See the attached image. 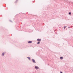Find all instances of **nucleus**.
<instances>
[{"label": "nucleus", "mask_w": 73, "mask_h": 73, "mask_svg": "<svg viewBox=\"0 0 73 73\" xmlns=\"http://www.w3.org/2000/svg\"><path fill=\"white\" fill-rule=\"evenodd\" d=\"M35 68L36 69H38V67L37 66H35Z\"/></svg>", "instance_id": "obj_3"}, {"label": "nucleus", "mask_w": 73, "mask_h": 73, "mask_svg": "<svg viewBox=\"0 0 73 73\" xmlns=\"http://www.w3.org/2000/svg\"><path fill=\"white\" fill-rule=\"evenodd\" d=\"M69 14L70 15H71V13H69Z\"/></svg>", "instance_id": "obj_10"}, {"label": "nucleus", "mask_w": 73, "mask_h": 73, "mask_svg": "<svg viewBox=\"0 0 73 73\" xmlns=\"http://www.w3.org/2000/svg\"><path fill=\"white\" fill-rule=\"evenodd\" d=\"M37 44H40V42H38L37 43Z\"/></svg>", "instance_id": "obj_8"}, {"label": "nucleus", "mask_w": 73, "mask_h": 73, "mask_svg": "<svg viewBox=\"0 0 73 73\" xmlns=\"http://www.w3.org/2000/svg\"><path fill=\"white\" fill-rule=\"evenodd\" d=\"M4 53H3L2 54V56H4Z\"/></svg>", "instance_id": "obj_7"}, {"label": "nucleus", "mask_w": 73, "mask_h": 73, "mask_svg": "<svg viewBox=\"0 0 73 73\" xmlns=\"http://www.w3.org/2000/svg\"><path fill=\"white\" fill-rule=\"evenodd\" d=\"M37 40V41H41V40L40 39H38Z\"/></svg>", "instance_id": "obj_2"}, {"label": "nucleus", "mask_w": 73, "mask_h": 73, "mask_svg": "<svg viewBox=\"0 0 73 73\" xmlns=\"http://www.w3.org/2000/svg\"><path fill=\"white\" fill-rule=\"evenodd\" d=\"M33 62H34V63H36V62L35 61V60L34 59H32Z\"/></svg>", "instance_id": "obj_1"}, {"label": "nucleus", "mask_w": 73, "mask_h": 73, "mask_svg": "<svg viewBox=\"0 0 73 73\" xmlns=\"http://www.w3.org/2000/svg\"><path fill=\"white\" fill-rule=\"evenodd\" d=\"M60 73H63L62 72H60Z\"/></svg>", "instance_id": "obj_11"}, {"label": "nucleus", "mask_w": 73, "mask_h": 73, "mask_svg": "<svg viewBox=\"0 0 73 73\" xmlns=\"http://www.w3.org/2000/svg\"><path fill=\"white\" fill-rule=\"evenodd\" d=\"M66 27L64 26V29H65V28H66Z\"/></svg>", "instance_id": "obj_9"}, {"label": "nucleus", "mask_w": 73, "mask_h": 73, "mask_svg": "<svg viewBox=\"0 0 73 73\" xmlns=\"http://www.w3.org/2000/svg\"><path fill=\"white\" fill-rule=\"evenodd\" d=\"M28 42L29 44H31V43H32V41H29Z\"/></svg>", "instance_id": "obj_5"}, {"label": "nucleus", "mask_w": 73, "mask_h": 73, "mask_svg": "<svg viewBox=\"0 0 73 73\" xmlns=\"http://www.w3.org/2000/svg\"><path fill=\"white\" fill-rule=\"evenodd\" d=\"M60 59H61V60H62V59H63V57H60Z\"/></svg>", "instance_id": "obj_4"}, {"label": "nucleus", "mask_w": 73, "mask_h": 73, "mask_svg": "<svg viewBox=\"0 0 73 73\" xmlns=\"http://www.w3.org/2000/svg\"><path fill=\"white\" fill-rule=\"evenodd\" d=\"M27 58H28V59H29V60H30L31 59L30 58V57H27Z\"/></svg>", "instance_id": "obj_6"}]
</instances>
